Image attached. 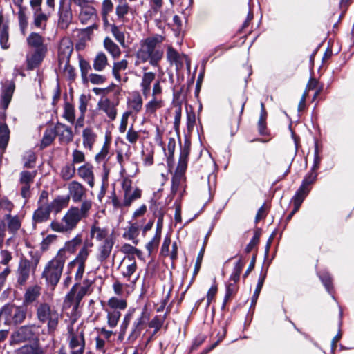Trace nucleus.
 <instances>
[{"instance_id": "obj_64", "label": "nucleus", "mask_w": 354, "mask_h": 354, "mask_svg": "<svg viewBox=\"0 0 354 354\" xmlns=\"http://www.w3.org/2000/svg\"><path fill=\"white\" fill-rule=\"evenodd\" d=\"M88 256V251L86 245L82 247L81 250L79 251L78 254L75 257L76 261H78L79 263L85 264V261H86Z\"/></svg>"}, {"instance_id": "obj_61", "label": "nucleus", "mask_w": 354, "mask_h": 354, "mask_svg": "<svg viewBox=\"0 0 354 354\" xmlns=\"http://www.w3.org/2000/svg\"><path fill=\"white\" fill-rule=\"evenodd\" d=\"M160 236H157L156 237V235H154L153 238L147 243L146 245V249L148 252V254L149 255H151L152 252H153V250L154 248H157L159 245V243H160Z\"/></svg>"}, {"instance_id": "obj_5", "label": "nucleus", "mask_w": 354, "mask_h": 354, "mask_svg": "<svg viewBox=\"0 0 354 354\" xmlns=\"http://www.w3.org/2000/svg\"><path fill=\"white\" fill-rule=\"evenodd\" d=\"M1 313H4V324L8 326L21 324L26 317L27 308L24 306H15L9 304L1 307Z\"/></svg>"}, {"instance_id": "obj_1", "label": "nucleus", "mask_w": 354, "mask_h": 354, "mask_svg": "<svg viewBox=\"0 0 354 354\" xmlns=\"http://www.w3.org/2000/svg\"><path fill=\"white\" fill-rule=\"evenodd\" d=\"M164 37L160 35L148 37L140 41V48L136 52V66L140 63L149 62L153 67H158L159 62L163 57V50L158 45L163 41Z\"/></svg>"}, {"instance_id": "obj_47", "label": "nucleus", "mask_w": 354, "mask_h": 354, "mask_svg": "<svg viewBox=\"0 0 354 354\" xmlns=\"http://www.w3.org/2000/svg\"><path fill=\"white\" fill-rule=\"evenodd\" d=\"M261 234V228H257V230H255L252 238L251 239L250 241L249 242V243L246 245V247L245 248V253H247V254L250 253L252 251V250L258 244Z\"/></svg>"}, {"instance_id": "obj_60", "label": "nucleus", "mask_w": 354, "mask_h": 354, "mask_svg": "<svg viewBox=\"0 0 354 354\" xmlns=\"http://www.w3.org/2000/svg\"><path fill=\"white\" fill-rule=\"evenodd\" d=\"M266 116L267 114L260 113L259 119L258 121V130L261 135L266 134Z\"/></svg>"}, {"instance_id": "obj_9", "label": "nucleus", "mask_w": 354, "mask_h": 354, "mask_svg": "<svg viewBox=\"0 0 354 354\" xmlns=\"http://www.w3.org/2000/svg\"><path fill=\"white\" fill-rule=\"evenodd\" d=\"M68 333L70 354H83L85 349L84 333L82 331L80 333H73L72 329Z\"/></svg>"}, {"instance_id": "obj_6", "label": "nucleus", "mask_w": 354, "mask_h": 354, "mask_svg": "<svg viewBox=\"0 0 354 354\" xmlns=\"http://www.w3.org/2000/svg\"><path fill=\"white\" fill-rule=\"evenodd\" d=\"M149 313L145 306L139 317L133 322L131 333L128 337V341L129 343H133L140 335L142 330L147 325L149 320Z\"/></svg>"}, {"instance_id": "obj_25", "label": "nucleus", "mask_w": 354, "mask_h": 354, "mask_svg": "<svg viewBox=\"0 0 354 354\" xmlns=\"http://www.w3.org/2000/svg\"><path fill=\"white\" fill-rule=\"evenodd\" d=\"M310 192V189H307L300 185L291 199V202L293 203V205L300 208L303 201L308 195Z\"/></svg>"}, {"instance_id": "obj_44", "label": "nucleus", "mask_w": 354, "mask_h": 354, "mask_svg": "<svg viewBox=\"0 0 354 354\" xmlns=\"http://www.w3.org/2000/svg\"><path fill=\"white\" fill-rule=\"evenodd\" d=\"M91 236L95 237L98 241H102L107 236L108 231L106 228H100L93 225L91 228Z\"/></svg>"}, {"instance_id": "obj_31", "label": "nucleus", "mask_w": 354, "mask_h": 354, "mask_svg": "<svg viewBox=\"0 0 354 354\" xmlns=\"http://www.w3.org/2000/svg\"><path fill=\"white\" fill-rule=\"evenodd\" d=\"M266 278V272L263 273L261 271L260 274H259V279H258V281H257V284L256 286V288H255L254 292L253 293V295L252 297L250 308H254V306H255V305L257 304L258 297L259 296V294L261 292V290L262 289V287L263 286V283H264Z\"/></svg>"}, {"instance_id": "obj_53", "label": "nucleus", "mask_w": 354, "mask_h": 354, "mask_svg": "<svg viewBox=\"0 0 354 354\" xmlns=\"http://www.w3.org/2000/svg\"><path fill=\"white\" fill-rule=\"evenodd\" d=\"M156 78V73L153 72H144L142 81L140 83V86H147L151 87V84L152 82Z\"/></svg>"}, {"instance_id": "obj_40", "label": "nucleus", "mask_w": 354, "mask_h": 354, "mask_svg": "<svg viewBox=\"0 0 354 354\" xmlns=\"http://www.w3.org/2000/svg\"><path fill=\"white\" fill-rule=\"evenodd\" d=\"M48 20L47 15L41 12H34V21L33 25L38 28L44 29L46 27V23Z\"/></svg>"}, {"instance_id": "obj_42", "label": "nucleus", "mask_w": 354, "mask_h": 354, "mask_svg": "<svg viewBox=\"0 0 354 354\" xmlns=\"http://www.w3.org/2000/svg\"><path fill=\"white\" fill-rule=\"evenodd\" d=\"M107 311V324L108 326L113 328H115L118 323V321L121 317V313L120 310H111Z\"/></svg>"}, {"instance_id": "obj_21", "label": "nucleus", "mask_w": 354, "mask_h": 354, "mask_svg": "<svg viewBox=\"0 0 354 354\" xmlns=\"http://www.w3.org/2000/svg\"><path fill=\"white\" fill-rule=\"evenodd\" d=\"M114 241L112 239H106L102 245L100 246V254L97 256V260L103 263L110 255Z\"/></svg>"}, {"instance_id": "obj_3", "label": "nucleus", "mask_w": 354, "mask_h": 354, "mask_svg": "<svg viewBox=\"0 0 354 354\" xmlns=\"http://www.w3.org/2000/svg\"><path fill=\"white\" fill-rule=\"evenodd\" d=\"M66 257L59 250L57 254L45 266L42 277L46 279L48 286L55 287L59 282L65 264Z\"/></svg>"}, {"instance_id": "obj_17", "label": "nucleus", "mask_w": 354, "mask_h": 354, "mask_svg": "<svg viewBox=\"0 0 354 354\" xmlns=\"http://www.w3.org/2000/svg\"><path fill=\"white\" fill-rule=\"evenodd\" d=\"M47 50L36 49L31 55L30 57L27 58V68L33 70L37 68L43 61Z\"/></svg>"}, {"instance_id": "obj_13", "label": "nucleus", "mask_w": 354, "mask_h": 354, "mask_svg": "<svg viewBox=\"0 0 354 354\" xmlns=\"http://www.w3.org/2000/svg\"><path fill=\"white\" fill-rule=\"evenodd\" d=\"M69 195L75 203L82 201L85 196L86 189L84 187L77 181L73 180L68 185Z\"/></svg>"}, {"instance_id": "obj_35", "label": "nucleus", "mask_w": 354, "mask_h": 354, "mask_svg": "<svg viewBox=\"0 0 354 354\" xmlns=\"http://www.w3.org/2000/svg\"><path fill=\"white\" fill-rule=\"evenodd\" d=\"M142 99L140 95L137 93L134 95L132 99L129 100L128 105L129 108L136 113H138L142 108Z\"/></svg>"}, {"instance_id": "obj_16", "label": "nucleus", "mask_w": 354, "mask_h": 354, "mask_svg": "<svg viewBox=\"0 0 354 354\" xmlns=\"http://www.w3.org/2000/svg\"><path fill=\"white\" fill-rule=\"evenodd\" d=\"M97 17L95 8L88 2L80 8L79 19L82 24H86L89 20L95 19Z\"/></svg>"}, {"instance_id": "obj_34", "label": "nucleus", "mask_w": 354, "mask_h": 354, "mask_svg": "<svg viewBox=\"0 0 354 354\" xmlns=\"http://www.w3.org/2000/svg\"><path fill=\"white\" fill-rule=\"evenodd\" d=\"M104 46L113 57H117L120 55L121 52L119 46L108 37L104 40Z\"/></svg>"}, {"instance_id": "obj_4", "label": "nucleus", "mask_w": 354, "mask_h": 354, "mask_svg": "<svg viewBox=\"0 0 354 354\" xmlns=\"http://www.w3.org/2000/svg\"><path fill=\"white\" fill-rule=\"evenodd\" d=\"M82 218L78 213V207H71L63 216L62 222L53 221L50 227L53 231L57 232H71L77 227Z\"/></svg>"}, {"instance_id": "obj_49", "label": "nucleus", "mask_w": 354, "mask_h": 354, "mask_svg": "<svg viewBox=\"0 0 354 354\" xmlns=\"http://www.w3.org/2000/svg\"><path fill=\"white\" fill-rule=\"evenodd\" d=\"M243 264L241 263V260L239 259L234 264L233 271L230 277V280L234 281L236 283L240 279V274L242 271Z\"/></svg>"}, {"instance_id": "obj_14", "label": "nucleus", "mask_w": 354, "mask_h": 354, "mask_svg": "<svg viewBox=\"0 0 354 354\" xmlns=\"http://www.w3.org/2000/svg\"><path fill=\"white\" fill-rule=\"evenodd\" d=\"M70 53L66 55L63 53H59L58 56V66L59 70L64 71L69 80H74L75 73L74 68L69 64Z\"/></svg>"}, {"instance_id": "obj_18", "label": "nucleus", "mask_w": 354, "mask_h": 354, "mask_svg": "<svg viewBox=\"0 0 354 354\" xmlns=\"http://www.w3.org/2000/svg\"><path fill=\"white\" fill-rule=\"evenodd\" d=\"M77 170L79 176L83 178L91 187H93L94 186V175L92 165L86 163L80 166Z\"/></svg>"}, {"instance_id": "obj_38", "label": "nucleus", "mask_w": 354, "mask_h": 354, "mask_svg": "<svg viewBox=\"0 0 354 354\" xmlns=\"http://www.w3.org/2000/svg\"><path fill=\"white\" fill-rule=\"evenodd\" d=\"M81 243L82 235L80 234H77L73 239L66 242L64 248L62 249V252L66 250L70 253H73Z\"/></svg>"}, {"instance_id": "obj_62", "label": "nucleus", "mask_w": 354, "mask_h": 354, "mask_svg": "<svg viewBox=\"0 0 354 354\" xmlns=\"http://www.w3.org/2000/svg\"><path fill=\"white\" fill-rule=\"evenodd\" d=\"M167 59L171 63H177L179 62L180 56L178 53L172 47H169L167 52Z\"/></svg>"}, {"instance_id": "obj_51", "label": "nucleus", "mask_w": 354, "mask_h": 354, "mask_svg": "<svg viewBox=\"0 0 354 354\" xmlns=\"http://www.w3.org/2000/svg\"><path fill=\"white\" fill-rule=\"evenodd\" d=\"M161 107V101L157 100L155 97H153L151 100H150L145 105L146 113L149 114H152L156 111V110Z\"/></svg>"}, {"instance_id": "obj_57", "label": "nucleus", "mask_w": 354, "mask_h": 354, "mask_svg": "<svg viewBox=\"0 0 354 354\" xmlns=\"http://www.w3.org/2000/svg\"><path fill=\"white\" fill-rule=\"evenodd\" d=\"M91 201L86 200L82 203L80 209L78 207V213L82 218L87 217L88 213L91 208Z\"/></svg>"}, {"instance_id": "obj_58", "label": "nucleus", "mask_w": 354, "mask_h": 354, "mask_svg": "<svg viewBox=\"0 0 354 354\" xmlns=\"http://www.w3.org/2000/svg\"><path fill=\"white\" fill-rule=\"evenodd\" d=\"M165 315L163 317H160L158 316H155L149 323V327L151 328L156 329V330H159L164 323Z\"/></svg>"}, {"instance_id": "obj_20", "label": "nucleus", "mask_w": 354, "mask_h": 354, "mask_svg": "<svg viewBox=\"0 0 354 354\" xmlns=\"http://www.w3.org/2000/svg\"><path fill=\"white\" fill-rule=\"evenodd\" d=\"M15 354H44V351L38 342L25 344L15 350Z\"/></svg>"}, {"instance_id": "obj_28", "label": "nucleus", "mask_w": 354, "mask_h": 354, "mask_svg": "<svg viewBox=\"0 0 354 354\" xmlns=\"http://www.w3.org/2000/svg\"><path fill=\"white\" fill-rule=\"evenodd\" d=\"M187 161L188 160L184 159H178V162L175 171V174L172 177L173 184H178L180 180L183 178L184 174L187 169Z\"/></svg>"}, {"instance_id": "obj_59", "label": "nucleus", "mask_w": 354, "mask_h": 354, "mask_svg": "<svg viewBox=\"0 0 354 354\" xmlns=\"http://www.w3.org/2000/svg\"><path fill=\"white\" fill-rule=\"evenodd\" d=\"M181 113H182V108H181V106L179 105L175 109V116H174V128L178 134L179 133V131H180Z\"/></svg>"}, {"instance_id": "obj_32", "label": "nucleus", "mask_w": 354, "mask_h": 354, "mask_svg": "<svg viewBox=\"0 0 354 354\" xmlns=\"http://www.w3.org/2000/svg\"><path fill=\"white\" fill-rule=\"evenodd\" d=\"M317 274L327 292L332 295V298L333 299H335V297L333 295V286L332 283V278L330 274L324 271L319 272Z\"/></svg>"}, {"instance_id": "obj_27", "label": "nucleus", "mask_w": 354, "mask_h": 354, "mask_svg": "<svg viewBox=\"0 0 354 354\" xmlns=\"http://www.w3.org/2000/svg\"><path fill=\"white\" fill-rule=\"evenodd\" d=\"M5 218L8 221V232L15 235L20 229L21 223L17 215L12 216L10 214H7Z\"/></svg>"}, {"instance_id": "obj_10", "label": "nucleus", "mask_w": 354, "mask_h": 354, "mask_svg": "<svg viewBox=\"0 0 354 354\" xmlns=\"http://www.w3.org/2000/svg\"><path fill=\"white\" fill-rule=\"evenodd\" d=\"M35 332L31 326H22L19 327L12 334L11 338L15 343H22L31 341L35 337Z\"/></svg>"}, {"instance_id": "obj_56", "label": "nucleus", "mask_w": 354, "mask_h": 354, "mask_svg": "<svg viewBox=\"0 0 354 354\" xmlns=\"http://www.w3.org/2000/svg\"><path fill=\"white\" fill-rule=\"evenodd\" d=\"M0 45L2 48L7 49L8 48V28L3 26L2 28H0Z\"/></svg>"}, {"instance_id": "obj_2", "label": "nucleus", "mask_w": 354, "mask_h": 354, "mask_svg": "<svg viewBox=\"0 0 354 354\" xmlns=\"http://www.w3.org/2000/svg\"><path fill=\"white\" fill-rule=\"evenodd\" d=\"M36 316L41 324L47 325L49 334L55 333L61 317V314L55 306L46 302L40 303L36 309Z\"/></svg>"}, {"instance_id": "obj_36", "label": "nucleus", "mask_w": 354, "mask_h": 354, "mask_svg": "<svg viewBox=\"0 0 354 354\" xmlns=\"http://www.w3.org/2000/svg\"><path fill=\"white\" fill-rule=\"evenodd\" d=\"M107 64V57L106 55L104 53L100 52L97 53L95 57L93 66L95 71H102L104 69Z\"/></svg>"}, {"instance_id": "obj_8", "label": "nucleus", "mask_w": 354, "mask_h": 354, "mask_svg": "<svg viewBox=\"0 0 354 354\" xmlns=\"http://www.w3.org/2000/svg\"><path fill=\"white\" fill-rule=\"evenodd\" d=\"M73 13L70 3L65 0H60L58 10L57 27L62 30H66L71 24Z\"/></svg>"}, {"instance_id": "obj_55", "label": "nucleus", "mask_w": 354, "mask_h": 354, "mask_svg": "<svg viewBox=\"0 0 354 354\" xmlns=\"http://www.w3.org/2000/svg\"><path fill=\"white\" fill-rule=\"evenodd\" d=\"M57 236L55 234H49L44 238L41 244V250L44 252L48 250L50 245L57 240Z\"/></svg>"}, {"instance_id": "obj_54", "label": "nucleus", "mask_w": 354, "mask_h": 354, "mask_svg": "<svg viewBox=\"0 0 354 354\" xmlns=\"http://www.w3.org/2000/svg\"><path fill=\"white\" fill-rule=\"evenodd\" d=\"M111 31L114 36L115 39L121 44H124V34L123 32L120 31L119 28L115 24H112L111 25Z\"/></svg>"}, {"instance_id": "obj_45", "label": "nucleus", "mask_w": 354, "mask_h": 354, "mask_svg": "<svg viewBox=\"0 0 354 354\" xmlns=\"http://www.w3.org/2000/svg\"><path fill=\"white\" fill-rule=\"evenodd\" d=\"M139 234V225L137 223H131L128 230L122 234V237L128 240H133Z\"/></svg>"}, {"instance_id": "obj_63", "label": "nucleus", "mask_w": 354, "mask_h": 354, "mask_svg": "<svg viewBox=\"0 0 354 354\" xmlns=\"http://www.w3.org/2000/svg\"><path fill=\"white\" fill-rule=\"evenodd\" d=\"M18 12V19H19V27H22L23 28L28 27V17L21 6Z\"/></svg>"}, {"instance_id": "obj_11", "label": "nucleus", "mask_w": 354, "mask_h": 354, "mask_svg": "<svg viewBox=\"0 0 354 354\" xmlns=\"http://www.w3.org/2000/svg\"><path fill=\"white\" fill-rule=\"evenodd\" d=\"M31 264L29 260L21 258L19 262L17 268V283L24 285L29 279Z\"/></svg>"}, {"instance_id": "obj_43", "label": "nucleus", "mask_w": 354, "mask_h": 354, "mask_svg": "<svg viewBox=\"0 0 354 354\" xmlns=\"http://www.w3.org/2000/svg\"><path fill=\"white\" fill-rule=\"evenodd\" d=\"M318 174L316 171L310 170L304 176L301 185L305 188L310 189V185H313L317 178Z\"/></svg>"}, {"instance_id": "obj_15", "label": "nucleus", "mask_w": 354, "mask_h": 354, "mask_svg": "<svg viewBox=\"0 0 354 354\" xmlns=\"http://www.w3.org/2000/svg\"><path fill=\"white\" fill-rule=\"evenodd\" d=\"M118 104H114L113 102H111V100L108 98H106L105 100H100L98 102V107L100 110H102L104 112L106 113L107 117L111 120L113 121L115 120L117 116V109L116 106Z\"/></svg>"}, {"instance_id": "obj_50", "label": "nucleus", "mask_w": 354, "mask_h": 354, "mask_svg": "<svg viewBox=\"0 0 354 354\" xmlns=\"http://www.w3.org/2000/svg\"><path fill=\"white\" fill-rule=\"evenodd\" d=\"M55 137L56 135L53 129H46L43 136V138L41 140V146L47 147L50 145L53 142Z\"/></svg>"}, {"instance_id": "obj_48", "label": "nucleus", "mask_w": 354, "mask_h": 354, "mask_svg": "<svg viewBox=\"0 0 354 354\" xmlns=\"http://www.w3.org/2000/svg\"><path fill=\"white\" fill-rule=\"evenodd\" d=\"M24 167L32 169L35 166L36 156L34 152L28 151L23 158Z\"/></svg>"}, {"instance_id": "obj_24", "label": "nucleus", "mask_w": 354, "mask_h": 354, "mask_svg": "<svg viewBox=\"0 0 354 354\" xmlns=\"http://www.w3.org/2000/svg\"><path fill=\"white\" fill-rule=\"evenodd\" d=\"M96 134L90 127L85 128L82 131L83 146L86 149H91L96 140Z\"/></svg>"}, {"instance_id": "obj_22", "label": "nucleus", "mask_w": 354, "mask_h": 354, "mask_svg": "<svg viewBox=\"0 0 354 354\" xmlns=\"http://www.w3.org/2000/svg\"><path fill=\"white\" fill-rule=\"evenodd\" d=\"M51 212L48 206H39L33 213L32 219L35 223H41L49 218Z\"/></svg>"}, {"instance_id": "obj_33", "label": "nucleus", "mask_w": 354, "mask_h": 354, "mask_svg": "<svg viewBox=\"0 0 354 354\" xmlns=\"http://www.w3.org/2000/svg\"><path fill=\"white\" fill-rule=\"evenodd\" d=\"M119 3L116 6L115 8V14L117 15L118 19L124 22V17L128 14L129 11V6L126 2V0L118 1Z\"/></svg>"}, {"instance_id": "obj_39", "label": "nucleus", "mask_w": 354, "mask_h": 354, "mask_svg": "<svg viewBox=\"0 0 354 354\" xmlns=\"http://www.w3.org/2000/svg\"><path fill=\"white\" fill-rule=\"evenodd\" d=\"M63 117L70 123L74 124L75 120V109L73 105L68 102L64 103Z\"/></svg>"}, {"instance_id": "obj_19", "label": "nucleus", "mask_w": 354, "mask_h": 354, "mask_svg": "<svg viewBox=\"0 0 354 354\" xmlns=\"http://www.w3.org/2000/svg\"><path fill=\"white\" fill-rule=\"evenodd\" d=\"M40 294V288L39 286L28 287L25 292L22 305L27 308L29 304L38 299Z\"/></svg>"}, {"instance_id": "obj_30", "label": "nucleus", "mask_w": 354, "mask_h": 354, "mask_svg": "<svg viewBox=\"0 0 354 354\" xmlns=\"http://www.w3.org/2000/svg\"><path fill=\"white\" fill-rule=\"evenodd\" d=\"M10 139V130L6 122L0 121V149L4 151Z\"/></svg>"}, {"instance_id": "obj_41", "label": "nucleus", "mask_w": 354, "mask_h": 354, "mask_svg": "<svg viewBox=\"0 0 354 354\" xmlns=\"http://www.w3.org/2000/svg\"><path fill=\"white\" fill-rule=\"evenodd\" d=\"M36 174V171H22L19 175V183L22 185H30V183L34 180Z\"/></svg>"}, {"instance_id": "obj_46", "label": "nucleus", "mask_w": 354, "mask_h": 354, "mask_svg": "<svg viewBox=\"0 0 354 354\" xmlns=\"http://www.w3.org/2000/svg\"><path fill=\"white\" fill-rule=\"evenodd\" d=\"M75 174V167L73 163L66 165L61 170V176L63 180H68Z\"/></svg>"}, {"instance_id": "obj_26", "label": "nucleus", "mask_w": 354, "mask_h": 354, "mask_svg": "<svg viewBox=\"0 0 354 354\" xmlns=\"http://www.w3.org/2000/svg\"><path fill=\"white\" fill-rule=\"evenodd\" d=\"M69 196H58L50 204H48L50 212L54 211L58 213L62 208L66 207L68 203Z\"/></svg>"}, {"instance_id": "obj_37", "label": "nucleus", "mask_w": 354, "mask_h": 354, "mask_svg": "<svg viewBox=\"0 0 354 354\" xmlns=\"http://www.w3.org/2000/svg\"><path fill=\"white\" fill-rule=\"evenodd\" d=\"M107 304L113 310H124L127 306L126 300L115 297H111Z\"/></svg>"}, {"instance_id": "obj_29", "label": "nucleus", "mask_w": 354, "mask_h": 354, "mask_svg": "<svg viewBox=\"0 0 354 354\" xmlns=\"http://www.w3.org/2000/svg\"><path fill=\"white\" fill-rule=\"evenodd\" d=\"M141 196L142 190L138 187H135L133 191L124 194V200L121 205L129 207L133 201L141 198Z\"/></svg>"}, {"instance_id": "obj_12", "label": "nucleus", "mask_w": 354, "mask_h": 354, "mask_svg": "<svg viewBox=\"0 0 354 354\" xmlns=\"http://www.w3.org/2000/svg\"><path fill=\"white\" fill-rule=\"evenodd\" d=\"M54 131L56 136L59 137L60 142L66 143L71 142L73 139L72 129L68 126L57 122L54 127Z\"/></svg>"}, {"instance_id": "obj_7", "label": "nucleus", "mask_w": 354, "mask_h": 354, "mask_svg": "<svg viewBox=\"0 0 354 354\" xmlns=\"http://www.w3.org/2000/svg\"><path fill=\"white\" fill-rule=\"evenodd\" d=\"M15 89V84L14 80H6L1 82L0 106L3 109V113H2L3 119L6 118L5 111L11 102Z\"/></svg>"}, {"instance_id": "obj_52", "label": "nucleus", "mask_w": 354, "mask_h": 354, "mask_svg": "<svg viewBox=\"0 0 354 354\" xmlns=\"http://www.w3.org/2000/svg\"><path fill=\"white\" fill-rule=\"evenodd\" d=\"M319 152L318 148V142L317 140H315L313 155V163L310 170L316 171L319 169L321 162V157L319 156Z\"/></svg>"}, {"instance_id": "obj_23", "label": "nucleus", "mask_w": 354, "mask_h": 354, "mask_svg": "<svg viewBox=\"0 0 354 354\" xmlns=\"http://www.w3.org/2000/svg\"><path fill=\"white\" fill-rule=\"evenodd\" d=\"M27 44L29 46L36 49L47 50V47L44 44V38L37 32H31L27 37Z\"/></svg>"}]
</instances>
